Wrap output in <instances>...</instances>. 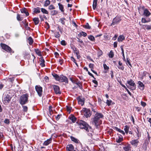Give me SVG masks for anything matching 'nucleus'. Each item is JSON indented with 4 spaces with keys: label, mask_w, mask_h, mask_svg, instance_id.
Wrapping results in <instances>:
<instances>
[{
    "label": "nucleus",
    "mask_w": 151,
    "mask_h": 151,
    "mask_svg": "<svg viewBox=\"0 0 151 151\" xmlns=\"http://www.w3.org/2000/svg\"><path fill=\"white\" fill-rule=\"evenodd\" d=\"M104 116L101 113L97 112L95 114L93 117L91 119L92 124L94 125L96 128H98L101 123V119L104 117Z\"/></svg>",
    "instance_id": "f257e3e1"
},
{
    "label": "nucleus",
    "mask_w": 151,
    "mask_h": 151,
    "mask_svg": "<svg viewBox=\"0 0 151 151\" xmlns=\"http://www.w3.org/2000/svg\"><path fill=\"white\" fill-rule=\"evenodd\" d=\"M77 123L78 124L80 128L84 129L88 132L89 131V129L91 128L86 122L83 120H79Z\"/></svg>",
    "instance_id": "f03ea898"
},
{
    "label": "nucleus",
    "mask_w": 151,
    "mask_h": 151,
    "mask_svg": "<svg viewBox=\"0 0 151 151\" xmlns=\"http://www.w3.org/2000/svg\"><path fill=\"white\" fill-rule=\"evenodd\" d=\"M12 97V95L9 91H7L3 95V100L5 104L9 103Z\"/></svg>",
    "instance_id": "7ed1b4c3"
},
{
    "label": "nucleus",
    "mask_w": 151,
    "mask_h": 151,
    "mask_svg": "<svg viewBox=\"0 0 151 151\" xmlns=\"http://www.w3.org/2000/svg\"><path fill=\"white\" fill-rule=\"evenodd\" d=\"M29 95L28 94H24L21 96L19 99V103L22 105L25 104L28 102Z\"/></svg>",
    "instance_id": "20e7f679"
},
{
    "label": "nucleus",
    "mask_w": 151,
    "mask_h": 151,
    "mask_svg": "<svg viewBox=\"0 0 151 151\" xmlns=\"http://www.w3.org/2000/svg\"><path fill=\"white\" fill-rule=\"evenodd\" d=\"M81 113L87 118L90 117L91 115L90 110L85 108L83 109L81 111Z\"/></svg>",
    "instance_id": "39448f33"
},
{
    "label": "nucleus",
    "mask_w": 151,
    "mask_h": 151,
    "mask_svg": "<svg viewBox=\"0 0 151 151\" xmlns=\"http://www.w3.org/2000/svg\"><path fill=\"white\" fill-rule=\"evenodd\" d=\"M122 20L121 17L120 16H117L116 17L113 19L112 23L111 24V25H114L118 24Z\"/></svg>",
    "instance_id": "423d86ee"
},
{
    "label": "nucleus",
    "mask_w": 151,
    "mask_h": 151,
    "mask_svg": "<svg viewBox=\"0 0 151 151\" xmlns=\"http://www.w3.org/2000/svg\"><path fill=\"white\" fill-rule=\"evenodd\" d=\"M1 46L2 48L7 52H11L12 50L11 48L5 44L1 43Z\"/></svg>",
    "instance_id": "0eeeda50"
},
{
    "label": "nucleus",
    "mask_w": 151,
    "mask_h": 151,
    "mask_svg": "<svg viewBox=\"0 0 151 151\" xmlns=\"http://www.w3.org/2000/svg\"><path fill=\"white\" fill-rule=\"evenodd\" d=\"M35 88L38 95L41 97L42 95V88L40 86H36Z\"/></svg>",
    "instance_id": "6e6552de"
},
{
    "label": "nucleus",
    "mask_w": 151,
    "mask_h": 151,
    "mask_svg": "<svg viewBox=\"0 0 151 151\" xmlns=\"http://www.w3.org/2000/svg\"><path fill=\"white\" fill-rule=\"evenodd\" d=\"M52 86L56 94H60L61 93L60 88L58 86L55 85H52Z\"/></svg>",
    "instance_id": "1a4fd4ad"
},
{
    "label": "nucleus",
    "mask_w": 151,
    "mask_h": 151,
    "mask_svg": "<svg viewBox=\"0 0 151 151\" xmlns=\"http://www.w3.org/2000/svg\"><path fill=\"white\" fill-rule=\"evenodd\" d=\"M59 81L61 82H65L66 83H68V81L67 78L65 76L62 75H60L59 77Z\"/></svg>",
    "instance_id": "9d476101"
},
{
    "label": "nucleus",
    "mask_w": 151,
    "mask_h": 151,
    "mask_svg": "<svg viewBox=\"0 0 151 151\" xmlns=\"http://www.w3.org/2000/svg\"><path fill=\"white\" fill-rule=\"evenodd\" d=\"M151 14V13L149 12L148 10L147 9H144L143 11V12L142 15L146 17H148Z\"/></svg>",
    "instance_id": "9b49d317"
},
{
    "label": "nucleus",
    "mask_w": 151,
    "mask_h": 151,
    "mask_svg": "<svg viewBox=\"0 0 151 151\" xmlns=\"http://www.w3.org/2000/svg\"><path fill=\"white\" fill-rule=\"evenodd\" d=\"M139 142L138 139H133L130 142V143L133 146L137 147Z\"/></svg>",
    "instance_id": "f8f14e48"
},
{
    "label": "nucleus",
    "mask_w": 151,
    "mask_h": 151,
    "mask_svg": "<svg viewBox=\"0 0 151 151\" xmlns=\"http://www.w3.org/2000/svg\"><path fill=\"white\" fill-rule=\"evenodd\" d=\"M77 99L78 100V103L79 104L83 106L84 104V100L83 99H82L80 96L77 98Z\"/></svg>",
    "instance_id": "ddd939ff"
},
{
    "label": "nucleus",
    "mask_w": 151,
    "mask_h": 151,
    "mask_svg": "<svg viewBox=\"0 0 151 151\" xmlns=\"http://www.w3.org/2000/svg\"><path fill=\"white\" fill-rule=\"evenodd\" d=\"M70 138L71 140L76 143H79L80 145H82L81 143L80 142L79 140L78 139L75 138L73 137H71Z\"/></svg>",
    "instance_id": "4468645a"
},
{
    "label": "nucleus",
    "mask_w": 151,
    "mask_h": 151,
    "mask_svg": "<svg viewBox=\"0 0 151 151\" xmlns=\"http://www.w3.org/2000/svg\"><path fill=\"white\" fill-rule=\"evenodd\" d=\"M131 148L130 145L128 144L127 145L124 147L123 149L124 151H130L131 150Z\"/></svg>",
    "instance_id": "2eb2a0df"
},
{
    "label": "nucleus",
    "mask_w": 151,
    "mask_h": 151,
    "mask_svg": "<svg viewBox=\"0 0 151 151\" xmlns=\"http://www.w3.org/2000/svg\"><path fill=\"white\" fill-rule=\"evenodd\" d=\"M74 147L72 144L67 145L66 147V149L67 151H72Z\"/></svg>",
    "instance_id": "dca6fc26"
},
{
    "label": "nucleus",
    "mask_w": 151,
    "mask_h": 151,
    "mask_svg": "<svg viewBox=\"0 0 151 151\" xmlns=\"http://www.w3.org/2000/svg\"><path fill=\"white\" fill-rule=\"evenodd\" d=\"M128 83L130 86H133L134 89L136 88V85L134 81L132 79L127 81Z\"/></svg>",
    "instance_id": "f3484780"
},
{
    "label": "nucleus",
    "mask_w": 151,
    "mask_h": 151,
    "mask_svg": "<svg viewBox=\"0 0 151 151\" xmlns=\"http://www.w3.org/2000/svg\"><path fill=\"white\" fill-rule=\"evenodd\" d=\"M123 140V138L122 136L121 135H119L118 137L116 138V141L117 143H120Z\"/></svg>",
    "instance_id": "a211bd4d"
},
{
    "label": "nucleus",
    "mask_w": 151,
    "mask_h": 151,
    "mask_svg": "<svg viewBox=\"0 0 151 151\" xmlns=\"http://www.w3.org/2000/svg\"><path fill=\"white\" fill-rule=\"evenodd\" d=\"M52 140V138H50L49 139H47L46 141H45L43 145H44L47 146L50 143Z\"/></svg>",
    "instance_id": "6ab92c4d"
},
{
    "label": "nucleus",
    "mask_w": 151,
    "mask_h": 151,
    "mask_svg": "<svg viewBox=\"0 0 151 151\" xmlns=\"http://www.w3.org/2000/svg\"><path fill=\"white\" fill-rule=\"evenodd\" d=\"M125 37L123 35H119L117 38V40L119 42H122L125 39Z\"/></svg>",
    "instance_id": "aec40b11"
},
{
    "label": "nucleus",
    "mask_w": 151,
    "mask_h": 151,
    "mask_svg": "<svg viewBox=\"0 0 151 151\" xmlns=\"http://www.w3.org/2000/svg\"><path fill=\"white\" fill-rule=\"evenodd\" d=\"M21 12L22 13H24L27 16H28L29 15V13L27 11V9L25 8H24L23 9H21Z\"/></svg>",
    "instance_id": "412c9836"
},
{
    "label": "nucleus",
    "mask_w": 151,
    "mask_h": 151,
    "mask_svg": "<svg viewBox=\"0 0 151 151\" xmlns=\"http://www.w3.org/2000/svg\"><path fill=\"white\" fill-rule=\"evenodd\" d=\"M138 84L140 87V89L141 90H143L144 89L145 86L144 84L140 81H139L138 82Z\"/></svg>",
    "instance_id": "4be33fe9"
},
{
    "label": "nucleus",
    "mask_w": 151,
    "mask_h": 151,
    "mask_svg": "<svg viewBox=\"0 0 151 151\" xmlns=\"http://www.w3.org/2000/svg\"><path fill=\"white\" fill-rule=\"evenodd\" d=\"M33 10L34 12L36 14L39 13L40 12V8L39 7L34 8L33 9Z\"/></svg>",
    "instance_id": "5701e85b"
},
{
    "label": "nucleus",
    "mask_w": 151,
    "mask_h": 151,
    "mask_svg": "<svg viewBox=\"0 0 151 151\" xmlns=\"http://www.w3.org/2000/svg\"><path fill=\"white\" fill-rule=\"evenodd\" d=\"M150 18H148L147 20H146L145 18H142L141 19V22L142 23H146L150 22Z\"/></svg>",
    "instance_id": "b1692460"
},
{
    "label": "nucleus",
    "mask_w": 151,
    "mask_h": 151,
    "mask_svg": "<svg viewBox=\"0 0 151 151\" xmlns=\"http://www.w3.org/2000/svg\"><path fill=\"white\" fill-rule=\"evenodd\" d=\"M59 9L61 10V12H64V7L63 5L61 4L60 3L58 4Z\"/></svg>",
    "instance_id": "393cba45"
},
{
    "label": "nucleus",
    "mask_w": 151,
    "mask_h": 151,
    "mask_svg": "<svg viewBox=\"0 0 151 151\" xmlns=\"http://www.w3.org/2000/svg\"><path fill=\"white\" fill-rule=\"evenodd\" d=\"M33 20L35 24L36 25L39 23L40 21L39 18L36 17L33 18Z\"/></svg>",
    "instance_id": "a878e982"
},
{
    "label": "nucleus",
    "mask_w": 151,
    "mask_h": 151,
    "mask_svg": "<svg viewBox=\"0 0 151 151\" xmlns=\"http://www.w3.org/2000/svg\"><path fill=\"white\" fill-rule=\"evenodd\" d=\"M114 128H115V129H115L116 131H118L119 132H120V133H121L123 135H124L125 134L124 132L123 131L119 129L117 127H115Z\"/></svg>",
    "instance_id": "bb28decb"
},
{
    "label": "nucleus",
    "mask_w": 151,
    "mask_h": 151,
    "mask_svg": "<svg viewBox=\"0 0 151 151\" xmlns=\"http://www.w3.org/2000/svg\"><path fill=\"white\" fill-rule=\"evenodd\" d=\"M69 119L71 120L74 123L76 120V118L73 115L69 117Z\"/></svg>",
    "instance_id": "cd10ccee"
},
{
    "label": "nucleus",
    "mask_w": 151,
    "mask_h": 151,
    "mask_svg": "<svg viewBox=\"0 0 151 151\" xmlns=\"http://www.w3.org/2000/svg\"><path fill=\"white\" fill-rule=\"evenodd\" d=\"M52 75L56 80L59 81V80L60 76H59L58 75L55 73L52 74Z\"/></svg>",
    "instance_id": "c85d7f7f"
},
{
    "label": "nucleus",
    "mask_w": 151,
    "mask_h": 151,
    "mask_svg": "<svg viewBox=\"0 0 151 151\" xmlns=\"http://www.w3.org/2000/svg\"><path fill=\"white\" fill-rule=\"evenodd\" d=\"M28 43L30 45H31L32 44L33 42V40L32 38L31 37H29L28 38Z\"/></svg>",
    "instance_id": "c756f323"
},
{
    "label": "nucleus",
    "mask_w": 151,
    "mask_h": 151,
    "mask_svg": "<svg viewBox=\"0 0 151 151\" xmlns=\"http://www.w3.org/2000/svg\"><path fill=\"white\" fill-rule=\"evenodd\" d=\"M97 0H93V8L94 9L96 7L97 4Z\"/></svg>",
    "instance_id": "7c9ffc66"
},
{
    "label": "nucleus",
    "mask_w": 151,
    "mask_h": 151,
    "mask_svg": "<svg viewBox=\"0 0 151 151\" xmlns=\"http://www.w3.org/2000/svg\"><path fill=\"white\" fill-rule=\"evenodd\" d=\"M50 4V1L49 0H46L45 2L44 6L45 7H47Z\"/></svg>",
    "instance_id": "2f4dec72"
},
{
    "label": "nucleus",
    "mask_w": 151,
    "mask_h": 151,
    "mask_svg": "<svg viewBox=\"0 0 151 151\" xmlns=\"http://www.w3.org/2000/svg\"><path fill=\"white\" fill-rule=\"evenodd\" d=\"M129 127L127 125H126L124 127V130L125 131L126 133L127 134L129 130Z\"/></svg>",
    "instance_id": "473e14b6"
},
{
    "label": "nucleus",
    "mask_w": 151,
    "mask_h": 151,
    "mask_svg": "<svg viewBox=\"0 0 151 151\" xmlns=\"http://www.w3.org/2000/svg\"><path fill=\"white\" fill-rule=\"evenodd\" d=\"M35 51L36 54L40 56H42L41 52L38 49H35Z\"/></svg>",
    "instance_id": "72a5a7b5"
},
{
    "label": "nucleus",
    "mask_w": 151,
    "mask_h": 151,
    "mask_svg": "<svg viewBox=\"0 0 151 151\" xmlns=\"http://www.w3.org/2000/svg\"><path fill=\"white\" fill-rule=\"evenodd\" d=\"M58 13V12L55 10H52L51 11L50 14L52 16H54L57 14Z\"/></svg>",
    "instance_id": "f704fd0d"
},
{
    "label": "nucleus",
    "mask_w": 151,
    "mask_h": 151,
    "mask_svg": "<svg viewBox=\"0 0 151 151\" xmlns=\"http://www.w3.org/2000/svg\"><path fill=\"white\" fill-rule=\"evenodd\" d=\"M83 27L88 29H91V27L89 25L88 23H87L86 24L84 25H83Z\"/></svg>",
    "instance_id": "c9c22d12"
},
{
    "label": "nucleus",
    "mask_w": 151,
    "mask_h": 151,
    "mask_svg": "<svg viewBox=\"0 0 151 151\" xmlns=\"http://www.w3.org/2000/svg\"><path fill=\"white\" fill-rule=\"evenodd\" d=\"M41 11L43 14H48V11L46 9L43 8H41Z\"/></svg>",
    "instance_id": "e433bc0d"
},
{
    "label": "nucleus",
    "mask_w": 151,
    "mask_h": 151,
    "mask_svg": "<svg viewBox=\"0 0 151 151\" xmlns=\"http://www.w3.org/2000/svg\"><path fill=\"white\" fill-rule=\"evenodd\" d=\"M54 35L55 37L57 38H59L60 36L58 32L55 33Z\"/></svg>",
    "instance_id": "4c0bfd02"
},
{
    "label": "nucleus",
    "mask_w": 151,
    "mask_h": 151,
    "mask_svg": "<svg viewBox=\"0 0 151 151\" xmlns=\"http://www.w3.org/2000/svg\"><path fill=\"white\" fill-rule=\"evenodd\" d=\"M109 56L111 58H112L114 56V52L112 50L110 51L109 54Z\"/></svg>",
    "instance_id": "58836bf2"
},
{
    "label": "nucleus",
    "mask_w": 151,
    "mask_h": 151,
    "mask_svg": "<svg viewBox=\"0 0 151 151\" xmlns=\"http://www.w3.org/2000/svg\"><path fill=\"white\" fill-rule=\"evenodd\" d=\"M111 103H112V104H113V103H112V101L111 100H106V104L108 106H110L111 104Z\"/></svg>",
    "instance_id": "ea45409f"
},
{
    "label": "nucleus",
    "mask_w": 151,
    "mask_h": 151,
    "mask_svg": "<svg viewBox=\"0 0 151 151\" xmlns=\"http://www.w3.org/2000/svg\"><path fill=\"white\" fill-rule=\"evenodd\" d=\"M17 19L19 21H21L23 19V18L21 17L20 15L19 14H17Z\"/></svg>",
    "instance_id": "a19ab883"
},
{
    "label": "nucleus",
    "mask_w": 151,
    "mask_h": 151,
    "mask_svg": "<svg viewBox=\"0 0 151 151\" xmlns=\"http://www.w3.org/2000/svg\"><path fill=\"white\" fill-rule=\"evenodd\" d=\"M65 18H62L60 19V22L63 25H64L65 23Z\"/></svg>",
    "instance_id": "79ce46f5"
},
{
    "label": "nucleus",
    "mask_w": 151,
    "mask_h": 151,
    "mask_svg": "<svg viewBox=\"0 0 151 151\" xmlns=\"http://www.w3.org/2000/svg\"><path fill=\"white\" fill-rule=\"evenodd\" d=\"M88 39L92 41H93L95 40V38L92 35H90L88 36Z\"/></svg>",
    "instance_id": "37998d69"
},
{
    "label": "nucleus",
    "mask_w": 151,
    "mask_h": 151,
    "mask_svg": "<svg viewBox=\"0 0 151 151\" xmlns=\"http://www.w3.org/2000/svg\"><path fill=\"white\" fill-rule=\"evenodd\" d=\"M22 107L23 108V111L24 112H27L28 110L27 106H22Z\"/></svg>",
    "instance_id": "c03bdc74"
},
{
    "label": "nucleus",
    "mask_w": 151,
    "mask_h": 151,
    "mask_svg": "<svg viewBox=\"0 0 151 151\" xmlns=\"http://www.w3.org/2000/svg\"><path fill=\"white\" fill-rule=\"evenodd\" d=\"M80 34L81 35L83 36L84 37L86 36L87 35V33L83 31H82L81 32H80Z\"/></svg>",
    "instance_id": "a18cd8bd"
},
{
    "label": "nucleus",
    "mask_w": 151,
    "mask_h": 151,
    "mask_svg": "<svg viewBox=\"0 0 151 151\" xmlns=\"http://www.w3.org/2000/svg\"><path fill=\"white\" fill-rule=\"evenodd\" d=\"M144 26L148 30L150 29H151V27L150 25H145Z\"/></svg>",
    "instance_id": "49530a36"
},
{
    "label": "nucleus",
    "mask_w": 151,
    "mask_h": 151,
    "mask_svg": "<svg viewBox=\"0 0 151 151\" xmlns=\"http://www.w3.org/2000/svg\"><path fill=\"white\" fill-rule=\"evenodd\" d=\"M78 86V87L81 89L82 88V86L81 85H80L81 83L79 82H77L75 83Z\"/></svg>",
    "instance_id": "de8ad7c7"
},
{
    "label": "nucleus",
    "mask_w": 151,
    "mask_h": 151,
    "mask_svg": "<svg viewBox=\"0 0 151 151\" xmlns=\"http://www.w3.org/2000/svg\"><path fill=\"white\" fill-rule=\"evenodd\" d=\"M28 23L27 24H25L24 26L27 30H29L30 29V28L28 27Z\"/></svg>",
    "instance_id": "09e8293b"
},
{
    "label": "nucleus",
    "mask_w": 151,
    "mask_h": 151,
    "mask_svg": "<svg viewBox=\"0 0 151 151\" xmlns=\"http://www.w3.org/2000/svg\"><path fill=\"white\" fill-rule=\"evenodd\" d=\"M61 44L65 46L66 45V43L65 40H62L61 41Z\"/></svg>",
    "instance_id": "8fccbe9b"
},
{
    "label": "nucleus",
    "mask_w": 151,
    "mask_h": 151,
    "mask_svg": "<svg viewBox=\"0 0 151 151\" xmlns=\"http://www.w3.org/2000/svg\"><path fill=\"white\" fill-rule=\"evenodd\" d=\"M48 9L50 10L53 9H55V7L53 5H51L49 6Z\"/></svg>",
    "instance_id": "3c124183"
},
{
    "label": "nucleus",
    "mask_w": 151,
    "mask_h": 151,
    "mask_svg": "<svg viewBox=\"0 0 151 151\" xmlns=\"http://www.w3.org/2000/svg\"><path fill=\"white\" fill-rule=\"evenodd\" d=\"M103 66L104 69L106 70H108L109 69V67L107 66V65L105 64H103Z\"/></svg>",
    "instance_id": "603ef678"
},
{
    "label": "nucleus",
    "mask_w": 151,
    "mask_h": 151,
    "mask_svg": "<svg viewBox=\"0 0 151 151\" xmlns=\"http://www.w3.org/2000/svg\"><path fill=\"white\" fill-rule=\"evenodd\" d=\"M92 82L96 84V85L94 86L95 87H96L98 85V82L95 80H93Z\"/></svg>",
    "instance_id": "864d4df0"
},
{
    "label": "nucleus",
    "mask_w": 151,
    "mask_h": 151,
    "mask_svg": "<svg viewBox=\"0 0 151 151\" xmlns=\"http://www.w3.org/2000/svg\"><path fill=\"white\" fill-rule=\"evenodd\" d=\"M94 66V65L92 63H90L89 65V67L91 68V70L93 69Z\"/></svg>",
    "instance_id": "5fc2aeb1"
},
{
    "label": "nucleus",
    "mask_w": 151,
    "mask_h": 151,
    "mask_svg": "<svg viewBox=\"0 0 151 151\" xmlns=\"http://www.w3.org/2000/svg\"><path fill=\"white\" fill-rule=\"evenodd\" d=\"M4 122L6 124H9V121L8 119H5L4 120Z\"/></svg>",
    "instance_id": "6e6d98bb"
},
{
    "label": "nucleus",
    "mask_w": 151,
    "mask_h": 151,
    "mask_svg": "<svg viewBox=\"0 0 151 151\" xmlns=\"http://www.w3.org/2000/svg\"><path fill=\"white\" fill-rule=\"evenodd\" d=\"M72 108L68 106H66V109L68 111H70L71 109Z\"/></svg>",
    "instance_id": "4d7b16f0"
},
{
    "label": "nucleus",
    "mask_w": 151,
    "mask_h": 151,
    "mask_svg": "<svg viewBox=\"0 0 151 151\" xmlns=\"http://www.w3.org/2000/svg\"><path fill=\"white\" fill-rule=\"evenodd\" d=\"M77 56L78 59H79L80 58V56L79 55V52H76V53H75Z\"/></svg>",
    "instance_id": "13d9d810"
},
{
    "label": "nucleus",
    "mask_w": 151,
    "mask_h": 151,
    "mask_svg": "<svg viewBox=\"0 0 151 151\" xmlns=\"http://www.w3.org/2000/svg\"><path fill=\"white\" fill-rule=\"evenodd\" d=\"M129 60H130L129 58H127V63L131 67H132V65H131V63L130 62Z\"/></svg>",
    "instance_id": "bf43d9fd"
},
{
    "label": "nucleus",
    "mask_w": 151,
    "mask_h": 151,
    "mask_svg": "<svg viewBox=\"0 0 151 151\" xmlns=\"http://www.w3.org/2000/svg\"><path fill=\"white\" fill-rule=\"evenodd\" d=\"M61 116V115H58L57 116H55V118L56 120L58 121L59 119L60 116Z\"/></svg>",
    "instance_id": "052dcab7"
},
{
    "label": "nucleus",
    "mask_w": 151,
    "mask_h": 151,
    "mask_svg": "<svg viewBox=\"0 0 151 151\" xmlns=\"http://www.w3.org/2000/svg\"><path fill=\"white\" fill-rule=\"evenodd\" d=\"M141 105H142V106L143 107H145L146 105V103L145 102L143 101H141Z\"/></svg>",
    "instance_id": "680f3d73"
},
{
    "label": "nucleus",
    "mask_w": 151,
    "mask_h": 151,
    "mask_svg": "<svg viewBox=\"0 0 151 151\" xmlns=\"http://www.w3.org/2000/svg\"><path fill=\"white\" fill-rule=\"evenodd\" d=\"M118 68L119 69H120L122 70H123L124 68V67L123 65H121L118 66Z\"/></svg>",
    "instance_id": "e2e57ef3"
},
{
    "label": "nucleus",
    "mask_w": 151,
    "mask_h": 151,
    "mask_svg": "<svg viewBox=\"0 0 151 151\" xmlns=\"http://www.w3.org/2000/svg\"><path fill=\"white\" fill-rule=\"evenodd\" d=\"M8 80L9 81L12 83L14 80V78H9L8 79Z\"/></svg>",
    "instance_id": "0e129e2a"
},
{
    "label": "nucleus",
    "mask_w": 151,
    "mask_h": 151,
    "mask_svg": "<svg viewBox=\"0 0 151 151\" xmlns=\"http://www.w3.org/2000/svg\"><path fill=\"white\" fill-rule=\"evenodd\" d=\"M71 60L74 63L76 62V60L75 59L74 57L73 56H72L70 57Z\"/></svg>",
    "instance_id": "69168bd1"
},
{
    "label": "nucleus",
    "mask_w": 151,
    "mask_h": 151,
    "mask_svg": "<svg viewBox=\"0 0 151 151\" xmlns=\"http://www.w3.org/2000/svg\"><path fill=\"white\" fill-rule=\"evenodd\" d=\"M52 107L51 106H50L49 107V110L50 114H51V112H52Z\"/></svg>",
    "instance_id": "338daca9"
},
{
    "label": "nucleus",
    "mask_w": 151,
    "mask_h": 151,
    "mask_svg": "<svg viewBox=\"0 0 151 151\" xmlns=\"http://www.w3.org/2000/svg\"><path fill=\"white\" fill-rule=\"evenodd\" d=\"M40 60L41 62V63H42V62L45 63V61L44 59H43V57H41L40 58Z\"/></svg>",
    "instance_id": "774afa93"
}]
</instances>
